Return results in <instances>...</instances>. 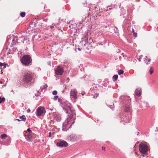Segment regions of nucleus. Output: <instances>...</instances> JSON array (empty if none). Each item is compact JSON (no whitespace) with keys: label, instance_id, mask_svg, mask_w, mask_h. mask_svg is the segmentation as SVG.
Returning <instances> with one entry per match:
<instances>
[{"label":"nucleus","instance_id":"1","mask_svg":"<svg viewBox=\"0 0 158 158\" xmlns=\"http://www.w3.org/2000/svg\"><path fill=\"white\" fill-rule=\"evenodd\" d=\"M36 78L35 74L30 72L28 71L26 72L22 77V81L25 84H28L32 82V80Z\"/></svg>","mask_w":158,"mask_h":158},{"label":"nucleus","instance_id":"2","mask_svg":"<svg viewBox=\"0 0 158 158\" xmlns=\"http://www.w3.org/2000/svg\"><path fill=\"white\" fill-rule=\"evenodd\" d=\"M21 62L24 65L27 66L32 61L31 57L29 55H24L20 60Z\"/></svg>","mask_w":158,"mask_h":158},{"label":"nucleus","instance_id":"3","mask_svg":"<svg viewBox=\"0 0 158 158\" xmlns=\"http://www.w3.org/2000/svg\"><path fill=\"white\" fill-rule=\"evenodd\" d=\"M139 148L142 154L146 155L147 153L148 148L147 145L143 143H140L139 145Z\"/></svg>","mask_w":158,"mask_h":158},{"label":"nucleus","instance_id":"4","mask_svg":"<svg viewBox=\"0 0 158 158\" xmlns=\"http://www.w3.org/2000/svg\"><path fill=\"white\" fill-rule=\"evenodd\" d=\"M46 112V110L44 107L40 106L37 108L35 114L37 116H40L44 115Z\"/></svg>","mask_w":158,"mask_h":158},{"label":"nucleus","instance_id":"5","mask_svg":"<svg viewBox=\"0 0 158 158\" xmlns=\"http://www.w3.org/2000/svg\"><path fill=\"white\" fill-rule=\"evenodd\" d=\"M63 73V69L60 66L57 67L56 69L55 70V73L57 75H61Z\"/></svg>","mask_w":158,"mask_h":158},{"label":"nucleus","instance_id":"6","mask_svg":"<svg viewBox=\"0 0 158 158\" xmlns=\"http://www.w3.org/2000/svg\"><path fill=\"white\" fill-rule=\"evenodd\" d=\"M57 145L60 147H66L68 146V143L64 140H62L58 142L57 143Z\"/></svg>","mask_w":158,"mask_h":158},{"label":"nucleus","instance_id":"7","mask_svg":"<svg viewBox=\"0 0 158 158\" xmlns=\"http://www.w3.org/2000/svg\"><path fill=\"white\" fill-rule=\"evenodd\" d=\"M70 96L74 99L77 98V92L76 89H72L70 92Z\"/></svg>","mask_w":158,"mask_h":158},{"label":"nucleus","instance_id":"8","mask_svg":"<svg viewBox=\"0 0 158 158\" xmlns=\"http://www.w3.org/2000/svg\"><path fill=\"white\" fill-rule=\"evenodd\" d=\"M54 119L59 122L60 121L61 118L59 114H55L54 116Z\"/></svg>","mask_w":158,"mask_h":158},{"label":"nucleus","instance_id":"9","mask_svg":"<svg viewBox=\"0 0 158 158\" xmlns=\"http://www.w3.org/2000/svg\"><path fill=\"white\" fill-rule=\"evenodd\" d=\"M141 93V89L140 88H138L135 91V95L138 96H140Z\"/></svg>","mask_w":158,"mask_h":158},{"label":"nucleus","instance_id":"10","mask_svg":"<svg viewBox=\"0 0 158 158\" xmlns=\"http://www.w3.org/2000/svg\"><path fill=\"white\" fill-rule=\"evenodd\" d=\"M77 137L76 136L72 135H70L69 138L71 140H76L77 139Z\"/></svg>","mask_w":158,"mask_h":158},{"label":"nucleus","instance_id":"11","mask_svg":"<svg viewBox=\"0 0 158 158\" xmlns=\"http://www.w3.org/2000/svg\"><path fill=\"white\" fill-rule=\"evenodd\" d=\"M6 64L5 63H2L1 62H0V67H1V68H5L6 67Z\"/></svg>","mask_w":158,"mask_h":158},{"label":"nucleus","instance_id":"12","mask_svg":"<svg viewBox=\"0 0 158 158\" xmlns=\"http://www.w3.org/2000/svg\"><path fill=\"white\" fill-rule=\"evenodd\" d=\"M27 141H30L32 139L31 134H28L27 135Z\"/></svg>","mask_w":158,"mask_h":158},{"label":"nucleus","instance_id":"13","mask_svg":"<svg viewBox=\"0 0 158 158\" xmlns=\"http://www.w3.org/2000/svg\"><path fill=\"white\" fill-rule=\"evenodd\" d=\"M87 2L85 1H82L81 2V5L83 6H87Z\"/></svg>","mask_w":158,"mask_h":158},{"label":"nucleus","instance_id":"14","mask_svg":"<svg viewBox=\"0 0 158 158\" xmlns=\"http://www.w3.org/2000/svg\"><path fill=\"white\" fill-rule=\"evenodd\" d=\"M118 78V75H115L113 77V79L114 81H116Z\"/></svg>","mask_w":158,"mask_h":158},{"label":"nucleus","instance_id":"15","mask_svg":"<svg viewBox=\"0 0 158 158\" xmlns=\"http://www.w3.org/2000/svg\"><path fill=\"white\" fill-rule=\"evenodd\" d=\"M20 118L22 120L24 121H25L26 120V117L24 115H23L22 116L20 117Z\"/></svg>","mask_w":158,"mask_h":158},{"label":"nucleus","instance_id":"16","mask_svg":"<svg viewBox=\"0 0 158 158\" xmlns=\"http://www.w3.org/2000/svg\"><path fill=\"white\" fill-rule=\"evenodd\" d=\"M130 107L128 106L126 107L125 109V111L126 112H129L130 111Z\"/></svg>","mask_w":158,"mask_h":158},{"label":"nucleus","instance_id":"17","mask_svg":"<svg viewBox=\"0 0 158 158\" xmlns=\"http://www.w3.org/2000/svg\"><path fill=\"white\" fill-rule=\"evenodd\" d=\"M146 60L147 61L146 64H149V63L150 62V61L151 60V59L150 58H148V57H146Z\"/></svg>","mask_w":158,"mask_h":158},{"label":"nucleus","instance_id":"18","mask_svg":"<svg viewBox=\"0 0 158 158\" xmlns=\"http://www.w3.org/2000/svg\"><path fill=\"white\" fill-rule=\"evenodd\" d=\"M7 136V135L6 134H3L1 135V138L2 139H5V137Z\"/></svg>","mask_w":158,"mask_h":158},{"label":"nucleus","instance_id":"19","mask_svg":"<svg viewBox=\"0 0 158 158\" xmlns=\"http://www.w3.org/2000/svg\"><path fill=\"white\" fill-rule=\"evenodd\" d=\"M123 72H124L123 70L121 69H120L118 71V74L119 75H121L123 73Z\"/></svg>","mask_w":158,"mask_h":158},{"label":"nucleus","instance_id":"20","mask_svg":"<svg viewBox=\"0 0 158 158\" xmlns=\"http://www.w3.org/2000/svg\"><path fill=\"white\" fill-rule=\"evenodd\" d=\"M20 15L22 17H24L25 16V13L24 12H22L20 13Z\"/></svg>","mask_w":158,"mask_h":158},{"label":"nucleus","instance_id":"21","mask_svg":"<svg viewBox=\"0 0 158 158\" xmlns=\"http://www.w3.org/2000/svg\"><path fill=\"white\" fill-rule=\"evenodd\" d=\"M154 69L153 68L151 67L149 70V72L150 74H152L153 72Z\"/></svg>","mask_w":158,"mask_h":158},{"label":"nucleus","instance_id":"22","mask_svg":"<svg viewBox=\"0 0 158 158\" xmlns=\"http://www.w3.org/2000/svg\"><path fill=\"white\" fill-rule=\"evenodd\" d=\"M5 99L4 98H1V97H0V103H1L2 102L5 101Z\"/></svg>","mask_w":158,"mask_h":158},{"label":"nucleus","instance_id":"23","mask_svg":"<svg viewBox=\"0 0 158 158\" xmlns=\"http://www.w3.org/2000/svg\"><path fill=\"white\" fill-rule=\"evenodd\" d=\"M54 134V132L52 131V132H50L49 133V137H50L51 136V135H53Z\"/></svg>","mask_w":158,"mask_h":158},{"label":"nucleus","instance_id":"24","mask_svg":"<svg viewBox=\"0 0 158 158\" xmlns=\"http://www.w3.org/2000/svg\"><path fill=\"white\" fill-rule=\"evenodd\" d=\"M52 94L54 95H56L57 94V92L56 90H54L52 92Z\"/></svg>","mask_w":158,"mask_h":158},{"label":"nucleus","instance_id":"25","mask_svg":"<svg viewBox=\"0 0 158 158\" xmlns=\"http://www.w3.org/2000/svg\"><path fill=\"white\" fill-rule=\"evenodd\" d=\"M133 32L134 33L133 35L135 37H136L137 36V33H136L134 32V30L133 29Z\"/></svg>","mask_w":158,"mask_h":158},{"label":"nucleus","instance_id":"26","mask_svg":"<svg viewBox=\"0 0 158 158\" xmlns=\"http://www.w3.org/2000/svg\"><path fill=\"white\" fill-rule=\"evenodd\" d=\"M58 96H54V97L53 98V99L54 100H56L58 99Z\"/></svg>","mask_w":158,"mask_h":158},{"label":"nucleus","instance_id":"27","mask_svg":"<svg viewBox=\"0 0 158 158\" xmlns=\"http://www.w3.org/2000/svg\"><path fill=\"white\" fill-rule=\"evenodd\" d=\"M27 131L29 132V134H32V133H31V131L30 130V128H28L27 129Z\"/></svg>","mask_w":158,"mask_h":158},{"label":"nucleus","instance_id":"28","mask_svg":"<svg viewBox=\"0 0 158 158\" xmlns=\"http://www.w3.org/2000/svg\"><path fill=\"white\" fill-rule=\"evenodd\" d=\"M27 113H29L31 111V110L29 109H28L27 110Z\"/></svg>","mask_w":158,"mask_h":158},{"label":"nucleus","instance_id":"29","mask_svg":"<svg viewBox=\"0 0 158 158\" xmlns=\"http://www.w3.org/2000/svg\"><path fill=\"white\" fill-rule=\"evenodd\" d=\"M64 109L65 110V111L66 112V114H68V111L66 109H64Z\"/></svg>","mask_w":158,"mask_h":158},{"label":"nucleus","instance_id":"30","mask_svg":"<svg viewBox=\"0 0 158 158\" xmlns=\"http://www.w3.org/2000/svg\"><path fill=\"white\" fill-rule=\"evenodd\" d=\"M102 150H104V151H105V147H102Z\"/></svg>","mask_w":158,"mask_h":158},{"label":"nucleus","instance_id":"31","mask_svg":"<svg viewBox=\"0 0 158 158\" xmlns=\"http://www.w3.org/2000/svg\"><path fill=\"white\" fill-rule=\"evenodd\" d=\"M85 94V93L84 92H83L81 93V94L82 95H84Z\"/></svg>","mask_w":158,"mask_h":158},{"label":"nucleus","instance_id":"32","mask_svg":"<svg viewBox=\"0 0 158 158\" xmlns=\"http://www.w3.org/2000/svg\"><path fill=\"white\" fill-rule=\"evenodd\" d=\"M69 118H68L67 119V123H68L69 122Z\"/></svg>","mask_w":158,"mask_h":158},{"label":"nucleus","instance_id":"33","mask_svg":"<svg viewBox=\"0 0 158 158\" xmlns=\"http://www.w3.org/2000/svg\"><path fill=\"white\" fill-rule=\"evenodd\" d=\"M50 27L51 28H53L54 27L53 26H51Z\"/></svg>","mask_w":158,"mask_h":158},{"label":"nucleus","instance_id":"34","mask_svg":"<svg viewBox=\"0 0 158 158\" xmlns=\"http://www.w3.org/2000/svg\"><path fill=\"white\" fill-rule=\"evenodd\" d=\"M138 60H139V61H141V58H139V59H138Z\"/></svg>","mask_w":158,"mask_h":158},{"label":"nucleus","instance_id":"35","mask_svg":"<svg viewBox=\"0 0 158 158\" xmlns=\"http://www.w3.org/2000/svg\"><path fill=\"white\" fill-rule=\"evenodd\" d=\"M16 120L18 121H21V120L19 119H16Z\"/></svg>","mask_w":158,"mask_h":158},{"label":"nucleus","instance_id":"36","mask_svg":"<svg viewBox=\"0 0 158 158\" xmlns=\"http://www.w3.org/2000/svg\"><path fill=\"white\" fill-rule=\"evenodd\" d=\"M78 50H79V51H80V50H81V49H80V48H78Z\"/></svg>","mask_w":158,"mask_h":158},{"label":"nucleus","instance_id":"37","mask_svg":"<svg viewBox=\"0 0 158 158\" xmlns=\"http://www.w3.org/2000/svg\"><path fill=\"white\" fill-rule=\"evenodd\" d=\"M94 8H95V9H96L97 8V7L96 6H94Z\"/></svg>","mask_w":158,"mask_h":158},{"label":"nucleus","instance_id":"38","mask_svg":"<svg viewBox=\"0 0 158 158\" xmlns=\"http://www.w3.org/2000/svg\"><path fill=\"white\" fill-rule=\"evenodd\" d=\"M45 87H47V85H45Z\"/></svg>","mask_w":158,"mask_h":158},{"label":"nucleus","instance_id":"39","mask_svg":"<svg viewBox=\"0 0 158 158\" xmlns=\"http://www.w3.org/2000/svg\"><path fill=\"white\" fill-rule=\"evenodd\" d=\"M0 83L2 84V83L1 82V81H0Z\"/></svg>","mask_w":158,"mask_h":158},{"label":"nucleus","instance_id":"40","mask_svg":"<svg viewBox=\"0 0 158 158\" xmlns=\"http://www.w3.org/2000/svg\"><path fill=\"white\" fill-rule=\"evenodd\" d=\"M71 117H70V119H71Z\"/></svg>","mask_w":158,"mask_h":158}]
</instances>
